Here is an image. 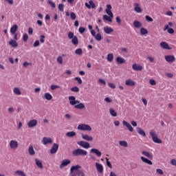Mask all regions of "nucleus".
Returning a JSON list of instances; mask_svg holds the SVG:
<instances>
[{
	"mask_svg": "<svg viewBox=\"0 0 176 176\" xmlns=\"http://www.w3.org/2000/svg\"><path fill=\"white\" fill-rule=\"evenodd\" d=\"M73 156H87V151L82 148H77L72 151Z\"/></svg>",
	"mask_w": 176,
	"mask_h": 176,
	"instance_id": "nucleus-1",
	"label": "nucleus"
},
{
	"mask_svg": "<svg viewBox=\"0 0 176 176\" xmlns=\"http://www.w3.org/2000/svg\"><path fill=\"white\" fill-rule=\"evenodd\" d=\"M150 135H151L153 142H155V144H162V142H163V141H162V140H160L157 138V135H156V133L155 131H151L150 132Z\"/></svg>",
	"mask_w": 176,
	"mask_h": 176,
	"instance_id": "nucleus-2",
	"label": "nucleus"
},
{
	"mask_svg": "<svg viewBox=\"0 0 176 176\" xmlns=\"http://www.w3.org/2000/svg\"><path fill=\"white\" fill-rule=\"evenodd\" d=\"M78 130H82V131H91V126L86 124H80L78 126Z\"/></svg>",
	"mask_w": 176,
	"mask_h": 176,
	"instance_id": "nucleus-3",
	"label": "nucleus"
},
{
	"mask_svg": "<svg viewBox=\"0 0 176 176\" xmlns=\"http://www.w3.org/2000/svg\"><path fill=\"white\" fill-rule=\"evenodd\" d=\"M77 144L78 145L82 146V148H84L85 149H89V148H90V144L87 142L80 141L77 142Z\"/></svg>",
	"mask_w": 176,
	"mask_h": 176,
	"instance_id": "nucleus-4",
	"label": "nucleus"
},
{
	"mask_svg": "<svg viewBox=\"0 0 176 176\" xmlns=\"http://www.w3.org/2000/svg\"><path fill=\"white\" fill-rule=\"evenodd\" d=\"M41 142L43 145H49V144H53V140L52 138H43Z\"/></svg>",
	"mask_w": 176,
	"mask_h": 176,
	"instance_id": "nucleus-5",
	"label": "nucleus"
},
{
	"mask_svg": "<svg viewBox=\"0 0 176 176\" xmlns=\"http://www.w3.org/2000/svg\"><path fill=\"white\" fill-rule=\"evenodd\" d=\"M10 149H17L19 148V142L16 140H11L10 142Z\"/></svg>",
	"mask_w": 176,
	"mask_h": 176,
	"instance_id": "nucleus-6",
	"label": "nucleus"
},
{
	"mask_svg": "<svg viewBox=\"0 0 176 176\" xmlns=\"http://www.w3.org/2000/svg\"><path fill=\"white\" fill-rule=\"evenodd\" d=\"M58 151V144H57V143H54L50 151V153H51V155H54V153H57V151Z\"/></svg>",
	"mask_w": 176,
	"mask_h": 176,
	"instance_id": "nucleus-7",
	"label": "nucleus"
},
{
	"mask_svg": "<svg viewBox=\"0 0 176 176\" xmlns=\"http://www.w3.org/2000/svg\"><path fill=\"white\" fill-rule=\"evenodd\" d=\"M90 152H91V153L96 155V156H97V157H101V156L102 155V153H101V151H100V150H98L97 148H91L90 150Z\"/></svg>",
	"mask_w": 176,
	"mask_h": 176,
	"instance_id": "nucleus-8",
	"label": "nucleus"
},
{
	"mask_svg": "<svg viewBox=\"0 0 176 176\" xmlns=\"http://www.w3.org/2000/svg\"><path fill=\"white\" fill-rule=\"evenodd\" d=\"M95 165L98 173H100V174H102V173H104V166H102V164L96 162Z\"/></svg>",
	"mask_w": 176,
	"mask_h": 176,
	"instance_id": "nucleus-9",
	"label": "nucleus"
},
{
	"mask_svg": "<svg viewBox=\"0 0 176 176\" xmlns=\"http://www.w3.org/2000/svg\"><path fill=\"white\" fill-rule=\"evenodd\" d=\"M122 124L124 126H125L128 129V130H129V131H131V133H133V131H134V129L133 128L131 124H130L129 122H127V121L123 120Z\"/></svg>",
	"mask_w": 176,
	"mask_h": 176,
	"instance_id": "nucleus-10",
	"label": "nucleus"
},
{
	"mask_svg": "<svg viewBox=\"0 0 176 176\" xmlns=\"http://www.w3.org/2000/svg\"><path fill=\"white\" fill-rule=\"evenodd\" d=\"M165 60L167 63H174L175 61V56L173 55L165 56Z\"/></svg>",
	"mask_w": 176,
	"mask_h": 176,
	"instance_id": "nucleus-11",
	"label": "nucleus"
},
{
	"mask_svg": "<svg viewBox=\"0 0 176 176\" xmlns=\"http://www.w3.org/2000/svg\"><path fill=\"white\" fill-rule=\"evenodd\" d=\"M134 10L136 13H142V8L140 6V4L138 3H133Z\"/></svg>",
	"mask_w": 176,
	"mask_h": 176,
	"instance_id": "nucleus-12",
	"label": "nucleus"
},
{
	"mask_svg": "<svg viewBox=\"0 0 176 176\" xmlns=\"http://www.w3.org/2000/svg\"><path fill=\"white\" fill-rule=\"evenodd\" d=\"M36 124H38V121L36 120H31L28 123V126L30 129L32 127H35L36 126Z\"/></svg>",
	"mask_w": 176,
	"mask_h": 176,
	"instance_id": "nucleus-13",
	"label": "nucleus"
},
{
	"mask_svg": "<svg viewBox=\"0 0 176 176\" xmlns=\"http://www.w3.org/2000/svg\"><path fill=\"white\" fill-rule=\"evenodd\" d=\"M89 3H85L86 8H87L88 9H94L96 8V4L94 3V2L93 1H91V0L89 1Z\"/></svg>",
	"mask_w": 176,
	"mask_h": 176,
	"instance_id": "nucleus-14",
	"label": "nucleus"
},
{
	"mask_svg": "<svg viewBox=\"0 0 176 176\" xmlns=\"http://www.w3.org/2000/svg\"><path fill=\"white\" fill-rule=\"evenodd\" d=\"M71 164V161L69 160H64L62 161L60 168H64V167H66V166H68V164Z\"/></svg>",
	"mask_w": 176,
	"mask_h": 176,
	"instance_id": "nucleus-15",
	"label": "nucleus"
},
{
	"mask_svg": "<svg viewBox=\"0 0 176 176\" xmlns=\"http://www.w3.org/2000/svg\"><path fill=\"white\" fill-rule=\"evenodd\" d=\"M132 69L133 71H142L143 67L140 65L135 63L132 65Z\"/></svg>",
	"mask_w": 176,
	"mask_h": 176,
	"instance_id": "nucleus-16",
	"label": "nucleus"
},
{
	"mask_svg": "<svg viewBox=\"0 0 176 176\" xmlns=\"http://www.w3.org/2000/svg\"><path fill=\"white\" fill-rule=\"evenodd\" d=\"M142 155H143L144 156H145L148 159H150L151 160H152V159H153V155L152 153H150L148 151H142Z\"/></svg>",
	"mask_w": 176,
	"mask_h": 176,
	"instance_id": "nucleus-17",
	"label": "nucleus"
},
{
	"mask_svg": "<svg viewBox=\"0 0 176 176\" xmlns=\"http://www.w3.org/2000/svg\"><path fill=\"white\" fill-rule=\"evenodd\" d=\"M8 45H10V46H12V47H17V46H19V44L17 43V41H16V40H13L11 39L9 42H8Z\"/></svg>",
	"mask_w": 176,
	"mask_h": 176,
	"instance_id": "nucleus-18",
	"label": "nucleus"
},
{
	"mask_svg": "<svg viewBox=\"0 0 176 176\" xmlns=\"http://www.w3.org/2000/svg\"><path fill=\"white\" fill-rule=\"evenodd\" d=\"M125 85H126V86L133 87V86L135 85V82H134V80H133L131 79H128V80H126Z\"/></svg>",
	"mask_w": 176,
	"mask_h": 176,
	"instance_id": "nucleus-19",
	"label": "nucleus"
},
{
	"mask_svg": "<svg viewBox=\"0 0 176 176\" xmlns=\"http://www.w3.org/2000/svg\"><path fill=\"white\" fill-rule=\"evenodd\" d=\"M140 159L142 161H143L144 163H146V164H149V166H152V164H153L152 161L148 160V158H146L145 157H141Z\"/></svg>",
	"mask_w": 176,
	"mask_h": 176,
	"instance_id": "nucleus-20",
	"label": "nucleus"
},
{
	"mask_svg": "<svg viewBox=\"0 0 176 176\" xmlns=\"http://www.w3.org/2000/svg\"><path fill=\"white\" fill-rule=\"evenodd\" d=\"M35 163H36V165L37 166V167H38V168H41V170H42L43 168V164H42L41 160L36 159Z\"/></svg>",
	"mask_w": 176,
	"mask_h": 176,
	"instance_id": "nucleus-21",
	"label": "nucleus"
},
{
	"mask_svg": "<svg viewBox=\"0 0 176 176\" xmlns=\"http://www.w3.org/2000/svg\"><path fill=\"white\" fill-rule=\"evenodd\" d=\"M82 140H85V141H92L93 137L89 136V135L86 134H82Z\"/></svg>",
	"mask_w": 176,
	"mask_h": 176,
	"instance_id": "nucleus-22",
	"label": "nucleus"
},
{
	"mask_svg": "<svg viewBox=\"0 0 176 176\" xmlns=\"http://www.w3.org/2000/svg\"><path fill=\"white\" fill-rule=\"evenodd\" d=\"M160 46L162 47V49H165L166 50H170L171 48L168 46V44L166 42H161L160 43Z\"/></svg>",
	"mask_w": 176,
	"mask_h": 176,
	"instance_id": "nucleus-23",
	"label": "nucleus"
},
{
	"mask_svg": "<svg viewBox=\"0 0 176 176\" xmlns=\"http://www.w3.org/2000/svg\"><path fill=\"white\" fill-rule=\"evenodd\" d=\"M28 152L30 156H34V155H35V150H34V146L32 145L29 146Z\"/></svg>",
	"mask_w": 176,
	"mask_h": 176,
	"instance_id": "nucleus-24",
	"label": "nucleus"
},
{
	"mask_svg": "<svg viewBox=\"0 0 176 176\" xmlns=\"http://www.w3.org/2000/svg\"><path fill=\"white\" fill-rule=\"evenodd\" d=\"M136 130L138 134H140V135H142L143 137H146V133H145V131H144V130H142L141 128L137 127Z\"/></svg>",
	"mask_w": 176,
	"mask_h": 176,
	"instance_id": "nucleus-25",
	"label": "nucleus"
},
{
	"mask_svg": "<svg viewBox=\"0 0 176 176\" xmlns=\"http://www.w3.org/2000/svg\"><path fill=\"white\" fill-rule=\"evenodd\" d=\"M104 31L105 34H109L113 32V29H112V28L106 26L104 28Z\"/></svg>",
	"mask_w": 176,
	"mask_h": 176,
	"instance_id": "nucleus-26",
	"label": "nucleus"
},
{
	"mask_svg": "<svg viewBox=\"0 0 176 176\" xmlns=\"http://www.w3.org/2000/svg\"><path fill=\"white\" fill-rule=\"evenodd\" d=\"M116 60L118 64H124L126 63V60L120 56H118Z\"/></svg>",
	"mask_w": 176,
	"mask_h": 176,
	"instance_id": "nucleus-27",
	"label": "nucleus"
},
{
	"mask_svg": "<svg viewBox=\"0 0 176 176\" xmlns=\"http://www.w3.org/2000/svg\"><path fill=\"white\" fill-rule=\"evenodd\" d=\"M133 25L135 28H141L142 27V23L138 21H133Z\"/></svg>",
	"mask_w": 176,
	"mask_h": 176,
	"instance_id": "nucleus-28",
	"label": "nucleus"
},
{
	"mask_svg": "<svg viewBox=\"0 0 176 176\" xmlns=\"http://www.w3.org/2000/svg\"><path fill=\"white\" fill-rule=\"evenodd\" d=\"M17 28H19V26L17 25H14L11 28H10V32L12 34H16L17 32Z\"/></svg>",
	"mask_w": 176,
	"mask_h": 176,
	"instance_id": "nucleus-29",
	"label": "nucleus"
},
{
	"mask_svg": "<svg viewBox=\"0 0 176 176\" xmlns=\"http://www.w3.org/2000/svg\"><path fill=\"white\" fill-rule=\"evenodd\" d=\"M44 97L45 100H47V101H50V100L53 99V96L50 93H45Z\"/></svg>",
	"mask_w": 176,
	"mask_h": 176,
	"instance_id": "nucleus-30",
	"label": "nucleus"
},
{
	"mask_svg": "<svg viewBox=\"0 0 176 176\" xmlns=\"http://www.w3.org/2000/svg\"><path fill=\"white\" fill-rule=\"evenodd\" d=\"M109 112L111 116H113L114 118H116V116H118V113H116V111H115V109H113V108H110Z\"/></svg>",
	"mask_w": 176,
	"mask_h": 176,
	"instance_id": "nucleus-31",
	"label": "nucleus"
},
{
	"mask_svg": "<svg viewBox=\"0 0 176 176\" xmlns=\"http://www.w3.org/2000/svg\"><path fill=\"white\" fill-rule=\"evenodd\" d=\"M78 168H80V166H79V165L73 166L71 167L70 171L72 173L75 171H78Z\"/></svg>",
	"mask_w": 176,
	"mask_h": 176,
	"instance_id": "nucleus-32",
	"label": "nucleus"
},
{
	"mask_svg": "<svg viewBox=\"0 0 176 176\" xmlns=\"http://www.w3.org/2000/svg\"><path fill=\"white\" fill-rule=\"evenodd\" d=\"M107 61H109V63H112L113 61V54L110 53L107 55Z\"/></svg>",
	"mask_w": 176,
	"mask_h": 176,
	"instance_id": "nucleus-33",
	"label": "nucleus"
},
{
	"mask_svg": "<svg viewBox=\"0 0 176 176\" xmlns=\"http://www.w3.org/2000/svg\"><path fill=\"white\" fill-rule=\"evenodd\" d=\"M72 43L75 45L79 43V41L78 40V37L76 36H74V38L72 39Z\"/></svg>",
	"mask_w": 176,
	"mask_h": 176,
	"instance_id": "nucleus-34",
	"label": "nucleus"
},
{
	"mask_svg": "<svg viewBox=\"0 0 176 176\" xmlns=\"http://www.w3.org/2000/svg\"><path fill=\"white\" fill-rule=\"evenodd\" d=\"M75 108H76V109H84V108H85V104H83V103H79V104H76V105H75Z\"/></svg>",
	"mask_w": 176,
	"mask_h": 176,
	"instance_id": "nucleus-35",
	"label": "nucleus"
},
{
	"mask_svg": "<svg viewBox=\"0 0 176 176\" xmlns=\"http://www.w3.org/2000/svg\"><path fill=\"white\" fill-rule=\"evenodd\" d=\"M75 135H76V132L75 131H69L66 133V136L69 138L75 137Z\"/></svg>",
	"mask_w": 176,
	"mask_h": 176,
	"instance_id": "nucleus-36",
	"label": "nucleus"
},
{
	"mask_svg": "<svg viewBox=\"0 0 176 176\" xmlns=\"http://www.w3.org/2000/svg\"><path fill=\"white\" fill-rule=\"evenodd\" d=\"M119 144L121 146H124V148H127L128 146L127 142L125 140L119 141Z\"/></svg>",
	"mask_w": 176,
	"mask_h": 176,
	"instance_id": "nucleus-37",
	"label": "nucleus"
},
{
	"mask_svg": "<svg viewBox=\"0 0 176 176\" xmlns=\"http://www.w3.org/2000/svg\"><path fill=\"white\" fill-rule=\"evenodd\" d=\"M14 94H16L17 96H21V91H20V89L15 87L13 90Z\"/></svg>",
	"mask_w": 176,
	"mask_h": 176,
	"instance_id": "nucleus-38",
	"label": "nucleus"
},
{
	"mask_svg": "<svg viewBox=\"0 0 176 176\" xmlns=\"http://www.w3.org/2000/svg\"><path fill=\"white\" fill-rule=\"evenodd\" d=\"M15 174L16 175H19V176H27L25 175V173L24 172H23L22 170H16Z\"/></svg>",
	"mask_w": 176,
	"mask_h": 176,
	"instance_id": "nucleus-39",
	"label": "nucleus"
},
{
	"mask_svg": "<svg viewBox=\"0 0 176 176\" xmlns=\"http://www.w3.org/2000/svg\"><path fill=\"white\" fill-rule=\"evenodd\" d=\"M76 100V98H75V96H69V100L70 105H72V102H74V101Z\"/></svg>",
	"mask_w": 176,
	"mask_h": 176,
	"instance_id": "nucleus-40",
	"label": "nucleus"
},
{
	"mask_svg": "<svg viewBox=\"0 0 176 176\" xmlns=\"http://www.w3.org/2000/svg\"><path fill=\"white\" fill-rule=\"evenodd\" d=\"M140 33H141V35H146V34H148V30L144 28H142L140 29Z\"/></svg>",
	"mask_w": 176,
	"mask_h": 176,
	"instance_id": "nucleus-41",
	"label": "nucleus"
},
{
	"mask_svg": "<svg viewBox=\"0 0 176 176\" xmlns=\"http://www.w3.org/2000/svg\"><path fill=\"white\" fill-rule=\"evenodd\" d=\"M111 17L108 16V15H104L103 16V19L106 20L107 21H109L110 23H112V19Z\"/></svg>",
	"mask_w": 176,
	"mask_h": 176,
	"instance_id": "nucleus-42",
	"label": "nucleus"
},
{
	"mask_svg": "<svg viewBox=\"0 0 176 176\" xmlns=\"http://www.w3.org/2000/svg\"><path fill=\"white\" fill-rule=\"evenodd\" d=\"M76 54H78V56H80L82 54L83 52L82 51L81 48H78L75 50Z\"/></svg>",
	"mask_w": 176,
	"mask_h": 176,
	"instance_id": "nucleus-43",
	"label": "nucleus"
},
{
	"mask_svg": "<svg viewBox=\"0 0 176 176\" xmlns=\"http://www.w3.org/2000/svg\"><path fill=\"white\" fill-rule=\"evenodd\" d=\"M48 5H50L52 9H54V8H56V3L53 2L52 0H48Z\"/></svg>",
	"mask_w": 176,
	"mask_h": 176,
	"instance_id": "nucleus-44",
	"label": "nucleus"
},
{
	"mask_svg": "<svg viewBox=\"0 0 176 176\" xmlns=\"http://www.w3.org/2000/svg\"><path fill=\"white\" fill-rule=\"evenodd\" d=\"M70 19H72V20H76V14H75V12H71L70 13Z\"/></svg>",
	"mask_w": 176,
	"mask_h": 176,
	"instance_id": "nucleus-45",
	"label": "nucleus"
},
{
	"mask_svg": "<svg viewBox=\"0 0 176 176\" xmlns=\"http://www.w3.org/2000/svg\"><path fill=\"white\" fill-rule=\"evenodd\" d=\"M58 9L60 12H64V4L60 3L58 6Z\"/></svg>",
	"mask_w": 176,
	"mask_h": 176,
	"instance_id": "nucleus-46",
	"label": "nucleus"
},
{
	"mask_svg": "<svg viewBox=\"0 0 176 176\" xmlns=\"http://www.w3.org/2000/svg\"><path fill=\"white\" fill-rule=\"evenodd\" d=\"M95 39H96V41H101V39H102V37L101 36V34L100 33H98L96 36H95Z\"/></svg>",
	"mask_w": 176,
	"mask_h": 176,
	"instance_id": "nucleus-47",
	"label": "nucleus"
},
{
	"mask_svg": "<svg viewBox=\"0 0 176 176\" xmlns=\"http://www.w3.org/2000/svg\"><path fill=\"white\" fill-rule=\"evenodd\" d=\"M72 91H74V93H79V87H74L71 88Z\"/></svg>",
	"mask_w": 176,
	"mask_h": 176,
	"instance_id": "nucleus-48",
	"label": "nucleus"
},
{
	"mask_svg": "<svg viewBox=\"0 0 176 176\" xmlns=\"http://www.w3.org/2000/svg\"><path fill=\"white\" fill-rule=\"evenodd\" d=\"M57 63H58V64H63V56H60L57 58Z\"/></svg>",
	"mask_w": 176,
	"mask_h": 176,
	"instance_id": "nucleus-49",
	"label": "nucleus"
},
{
	"mask_svg": "<svg viewBox=\"0 0 176 176\" xmlns=\"http://www.w3.org/2000/svg\"><path fill=\"white\" fill-rule=\"evenodd\" d=\"M23 42H27V41H28V34H24L23 35Z\"/></svg>",
	"mask_w": 176,
	"mask_h": 176,
	"instance_id": "nucleus-50",
	"label": "nucleus"
},
{
	"mask_svg": "<svg viewBox=\"0 0 176 176\" xmlns=\"http://www.w3.org/2000/svg\"><path fill=\"white\" fill-rule=\"evenodd\" d=\"M45 35H41L40 36V42L41 43H45Z\"/></svg>",
	"mask_w": 176,
	"mask_h": 176,
	"instance_id": "nucleus-51",
	"label": "nucleus"
},
{
	"mask_svg": "<svg viewBox=\"0 0 176 176\" xmlns=\"http://www.w3.org/2000/svg\"><path fill=\"white\" fill-rule=\"evenodd\" d=\"M75 36L74 35V32H69L68 33V38L69 39H73V38Z\"/></svg>",
	"mask_w": 176,
	"mask_h": 176,
	"instance_id": "nucleus-52",
	"label": "nucleus"
},
{
	"mask_svg": "<svg viewBox=\"0 0 176 176\" xmlns=\"http://www.w3.org/2000/svg\"><path fill=\"white\" fill-rule=\"evenodd\" d=\"M75 80H77V82H78L79 85H82V78H80V77H76Z\"/></svg>",
	"mask_w": 176,
	"mask_h": 176,
	"instance_id": "nucleus-53",
	"label": "nucleus"
},
{
	"mask_svg": "<svg viewBox=\"0 0 176 176\" xmlns=\"http://www.w3.org/2000/svg\"><path fill=\"white\" fill-rule=\"evenodd\" d=\"M106 162H107V165L109 168H112V164H111V162H109V160L106 157Z\"/></svg>",
	"mask_w": 176,
	"mask_h": 176,
	"instance_id": "nucleus-54",
	"label": "nucleus"
},
{
	"mask_svg": "<svg viewBox=\"0 0 176 176\" xmlns=\"http://www.w3.org/2000/svg\"><path fill=\"white\" fill-rule=\"evenodd\" d=\"M78 31H79L80 34H83L85 32V31H86V29L83 27H80V28H79Z\"/></svg>",
	"mask_w": 176,
	"mask_h": 176,
	"instance_id": "nucleus-55",
	"label": "nucleus"
},
{
	"mask_svg": "<svg viewBox=\"0 0 176 176\" xmlns=\"http://www.w3.org/2000/svg\"><path fill=\"white\" fill-rule=\"evenodd\" d=\"M106 13L109 15L110 17H113V13L111 10H106Z\"/></svg>",
	"mask_w": 176,
	"mask_h": 176,
	"instance_id": "nucleus-56",
	"label": "nucleus"
},
{
	"mask_svg": "<svg viewBox=\"0 0 176 176\" xmlns=\"http://www.w3.org/2000/svg\"><path fill=\"white\" fill-rule=\"evenodd\" d=\"M59 87H60V86H58V85H51V90H56V89H58Z\"/></svg>",
	"mask_w": 176,
	"mask_h": 176,
	"instance_id": "nucleus-57",
	"label": "nucleus"
},
{
	"mask_svg": "<svg viewBox=\"0 0 176 176\" xmlns=\"http://www.w3.org/2000/svg\"><path fill=\"white\" fill-rule=\"evenodd\" d=\"M146 21H150V22H152L153 21V19H152V17H151L150 16H146Z\"/></svg>",
	"mask_w": 176,
	"mask_h": 176,
	"instance_id": "nucleus-58",
	"label": "nucleus"
},
{
	"mask_svg": "<svg viewBox=\"0 0 176 176\" xmlns=\"http://www.w3.org/2000/svg\"><path fill=\"white\" fill-rule=\"evenodd\" d=\"M149 83L150 85H151L152 86H155V85H156V81L153 79H151L149 80Z\"/></svg>",
	"mask_w": 176,
	"mask_h": 176,
	"instance_id": "nucleus-59",
	"label": "nucleus"
},
{
	"mask_svg": "<svg viewBox=\"0 0 176 176\" xmlns=\"http://www.w3.org/2000/svg\"><path fill=\"white\" fill-rule=\"evenodd\" d=\"M75 176H86V175H85L83 172L80 171L78 173H76Z\"/></svg>",
	"mask_w": 176,
	"mask_h": 176,
	"instance_id": "nucleus-60",
	"label": "nucleus"
},
{
	"mask_svg": "<svg viewBox=\"0 0 176 176\" xmlns=\"http://www.w3.org/2000/svg\"><path fill=\"white\" fill-rule=\"evenodd\" d=\"M34 47H38L39 46V41L36 40L34 44H33Z\"/></svg>",
	"mask_w": 176,
	"mask_h": 176,
	"instance_id": "nucleus-61",
	"label": "nucleus"
},
{
	"mask_svg": "<svg viewBox=\"0 0 176 176\" xmlns=\"http://www.w3.org/2000/svg\"><path fill=\"white\" fill-rule=\"evenodd\" d=\"M108 86H109L111 87V89H116V86L113 83L110 82L108 84Z\"/></svg>",
	"mask_w": 176,
	"mask_h": 176,
	"instance_id": "nucleus-62",
	"label": "nucleus"
},
{
	"mask_svg": "<svg viewBox=\"0 0 176 176\" xmlns=\"http://www.w3.org/2000/svg\"><path fill=\"white\" fill-rule=\"evenodd\" d=\"M170 164L172 166H176V160L175 159H172L170 161Z\"/></svg>",
	"mask_w": 176,
	"mask_h": 176,
	"instance_id": "nucleus-63",
	"label": "nucleus"
},
{
	"mask_svg": "<svg viewBox=\"0 0 176 176\" xmlns=\"http://www.w3.org/2000/svg\"><path fill=\"white\" fill-rule=\"evenodd\" d=\"M104 101H106V102H108L109 104V102H112V99H111L110 98H105Z\"/></svg>",
	"mask_w": 176,
	"mask_h": 176,
	"instance_id": "nucleus-64",
	"label": "nucleus"
}]
</instances>
